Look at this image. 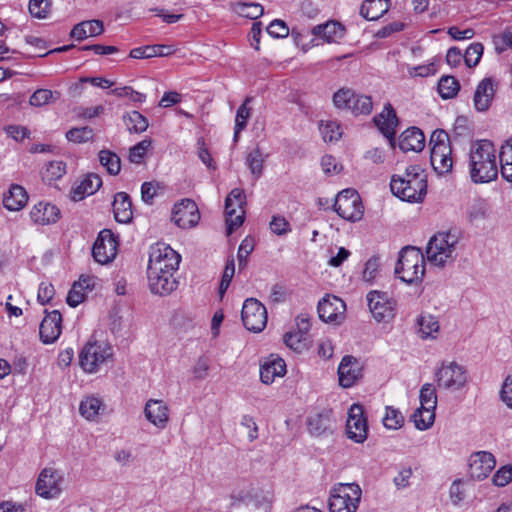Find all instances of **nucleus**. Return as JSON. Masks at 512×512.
<instances>
[{
  "label": "nucleus",
  "instance_id": "1",
  "mask_svg": "<svg viewBox=\"0 0 512 512\" xmlns=\"http://www.w3.org/2000/svg\"><path fill=\"white\" fill-rule=\"evenodd\" d=\"M393 195L402 201L420 203L427 193V180L420 166L411 165L403 175H393L390 181Z\"/></svg>",
  "mask_w": 512,
  "mask_h": 512
},
{
  "label": "nucleus",
  "instance_id": "2",
  "mask_svg": "<svg viewBox=\"0 0 512 512\" xmlns=\"http://www.w3.org/2000/svg\"><path fill=\"white\" fill-rule=\"evenodd\" d=\"M495 148L492 142L481 140L472 146L469 154V172L474 183H488L497 178Z\"/></svg>",
  "mask_w": 512,
  "mask_h": 512
},
{
  "label": "nucleus",
  "instance_id": "3",
  "mask_svg": "<svg viewBox=\"0 0 512 512\" xmlns=\"http://www.w3.org/2000/svg\"><path fill=\"white\" fill-rule=\"evenodd\" d=\"M459 235L456 231L439 232L428 242V261L439 267L453 263L457 258Z\"/></svg>",
  "mask_w": 512,
  "mask_h": 512
},
{
  "label": "nucleus",
  "instance_id": "4",
  "mask_svg": "<svg viewBox=\"0 0 512 512\" xmlns=\"http://www.w3.org/2000/svg\"><path fill=\"white\" fill-rule=\"evenodd\" d=\"M425 273V259L420 249L413 246L402 248L395 266L397 277L408 284L421 281Z\"/></svg>",
  "mask_w": 512,
  "mask_h": 512
},
{
  "label": "nucleus",
  "instance_id": "5",
  "mask_svg": "<svg viewBox=\"0 0 512 512\" xmlns=\"http://www.w3.org/2000/svg\"><path fill=\"white\" fill-rule=\"evenodd\" d=\"M362 497V489L356 483H338L330 491V512H356Z\"/></svg>",
  "mask_w": 512,
  "mask_h": 512
},
{
  "label": "nucleus",
  "instance_id": "6",
  "mask_svg": "<svg viewBox=\"0 0 512 512\" xmlns=\"http://www.w3.org/2000/svg\"><path fill=\"white\" fill-rule=\"evenodd\" d=\"M112 354V347L107 342L91 339L79 354L80 367L86 373H96Z\"/></svg>",
  "mask_w": 512,
  "mask_h": 512
},
{
  "label": "nucleus",
  "instance_id": "7",
  "mask_svg": "<svg viewBox=\"0 0 512 512\" xmlns=\"http://www.w3.org/2000/svg\"><path fill=\"white\" fill-rule=\"evenodd\" d=\"M333 103L338 109H347L353 115H369L373 108L370 96L356 94L350 88H341L333 95Z\"/></svg>",
  "mask_w": 512,
  "mask_h": 512
},
{
  "label": "nucleus",
  "instance_id": "8",
  "mask_svg": "<svg viewBox=\"0 0 512 512\" xmlns=\"http://www.w3.org/2000/svg\"><path fill=\"white\" fill-rule=\"evenodd\" d=\"M181 261V256L169 245L156 243L150 247L147 269L176 272Z\"/></svg>",
  "mask_w": 512,
  "mask_h": 512
},
{
  "label": "nucleus",
  "instance_id": "9",
  "mask_svg": "<svg viewBox=\"0 0 512 512\" xmlns=\"http://www.w3.org/2000/svg\"><path fill=\"white\" fill-rule=\"evenodd\" d=\"M334 210L341 218L351 222L360 220L364 213L361 198L354 189H344L338 193Z\"/></svg>",
  "mask_w": 512,
  "mask_h": 512
},
{
  "label": "nucleus",
  "instance_id": "10",
  "mask_svg": "<svg viewBox=\"0 0 512 512\" xmlns=\"http://www.w3.org/2000/svg\"><path fill=\"white\" fill-rule=\"evenodd\" d=\"M245 194L240 188L233 189L225 199L227 234L230 235L244 222Z\"/></svg>",
  "mask_w": 512,
  "mask_h": 512
},
{
  "label": "nucleus",
  "instance_id": "11",
  "mask_svg": "<svg viewBox=\"0 0 512 512\" xmlns=\"http://www.w3.org/2000/svg\"><path fill=\"white\" fill-rule=\"evenodd\" d=\"M435 379L439 388L453 391L459 390L467 382L466 370L454 361L443 363L436 371Z\"/></svg>",
  "mask_w": 512,
  "mask_h": 512
},
{
  "label": "nucleus",
  "instance_id": "12",
  "mask_svg": "<svg viewBox=\"0 0 512 512\" xmlns=\"http://www.w3.org/2000/svg\"><path fill=\"white\" fill-rule=\"evenodd\" d=\"M369 309L377 322H389L395 316L396 301L387 293L377 290L367 294Z\"/></svg>",
  "mask_w": 512,
  "mask_h": 512
},
{
  "label": "nucleus",
  "instance_id": "13",
  "mask_svg": "<svg viewBox=\"0 0 512 512\" xmlns=\"http://www.w3.org/2000/svg\"><path fill=\"white\" fill-rule=\"evenodd\" d=\"M241 318L243 325L249 331L260 332L267 324L266 307L255 298L246 299L242 307Z\"/></svg>",
  "mask_w": 512,
  "mask_h": 512
},
{
  "label": "nucleus",
  "instance_id": "14",
  "mask_svg": "<svg viewBox=\"0 0 512 512\" xmlns=\"http://www.w3.org/2000/svg\"><path fill=\"white\" fill-rule=\"evenodd\" d=\"M346 435L355 443H363L367 439V419L364 417V409L360 404L354 403L348 410Z\"/></svg>",
  "mask_w": 512,
  "mask_h": 512
},
{
  "label": "nucleus",
  "instance_id": "15",
  "mask_svg": "<svg viewBox=\"0 0 512 512\" xmlns=\"http://www.w3.org/2000/svg\"><path fill=\"white\" fill-rule=\"evenodd\" d=\"M118 242L109 229L100 231L92 248V255L96 262L107 264L111 262L117 254Z\"/></svg>",
  "mask_w": 512,
  "mask_h": 512
},
{
  "label": "nucleus",
  "instance_id": "16",
  "mask_svg": "<svg viewBox=\"0 0 512 512\" xmlns=\"http://www.w3.org/2000/svg\"><path fill=\"white\" fill-rule=\"evenodd\" d=\"M171 220L182 229L192 228L198 224L200 213L196 203L191 199H183L174 205Z\"/></svg>",
  "mask_w": 512,
  "mask_h": 512
},
{
  "label": "nucleus",
  "instance_id": "17",
  "mask_svg": "<svg viewBox=\"0 0 512 512\" xmlns=\"http://www.w3.org/2000/svg\"><path fill=\"white\" fill-rule=\"evenodd\" d=\"M172 271L159 272L158 270L147 269V278L149 289L152 294L166 296L175 291L178 287V281Z\"/></svg>",
  "mask_w": 512,
  "mask_h": 512
},
{
  "label": "nucleus",
  "instance_id": "18",
  "mask_svg": "<svg viewBox=\"0 0 512 512\" xmlns=\"http://www.w3.org/2000/svg\"><path fill=\"white\" fill-rule=\"evenodd\" d=\"M62 475L58 470L45 468L36 482V493L45 498H55L61 492Z\"/></svg>",
  "mask_w": 512,
  "mask_h": 512
},
{
  "label": "nucleus",
  "instance_id": "19",
  "mask_svg": "<svg viewBox=\"0 0 512 512\" xmlns=\"http://www.w3.org/2000/svg\"><path fill=\"white\" fill-rule=\"evenodd\" d=\"M346 305L334 295L323 297L317 307L319 318L326 323H339L344 319Z\"/></svg>",
  "mask_w": 512,
  "mask_h": 512
},
{
  "label": "nucleus",
  "instance_id": "20",
  "mask_svg": "<svg viewBox=\"0 0 512 512\" xmlns=\"http://www.w3.org/2000/svg\"><path fill=\"white\" fill-rule=\"evenodd\" d=\"M373 121L380 132L389 140L390 144L394 146L399 121L391 103H386L383 110L373 118Z\"/></svg>",
  "mask_w": 512,
  "mask_h": 512
},
{
  "label": "nucleus",
  "instance_id": "21",
  "mask_svg": "<svg viewBox=\"0 0 512 512\" xmlns=\"http://www.w3.org/2000/svg\"><path fill=\"white\" fill-rule=\"evenodd\" d=\"M30 219L34 225L47 226L55 224L61 217L60 209L47 201H39L32 206Z\"/></svg>",
  "mask_w": 512,
  "mask_h": 512
},
{
  "label": "nucleus",
  "instance_id": "22",
  "mask_svg": "<svg viewBox=\"0 0 512 512\" xmlns=\"http://www.w3.org/2000/svg\"><path fill=\"white\" fill-rule=\"evenodd\" d=\"M46 312L39 327L40 339L44 344L54 343L62 331V316L58 310Z\"/></svg>",
  "mask_w": 512,
  "mask_h": 512
},
{
  "label": "nucleus",
  "instance_id": "23",
  "mask_svg": "<svg viewBox=\"0 0 512 512\" xmlns=\"http://www.w3.org/2000/svg\"><path fill=\"white\" fill-rule=\"evenodd\" d=\"M496 464L494 456L486 451H479L470 456L469 474L471 478L482 480L494 469Z\"/></svg>",
  "mask_w": 512,
  "mask_h": 512
},
{
  "label": "nucleus",
  "instance_id": "24",
  "mask_svg": "<svg viewBox=\"0 0 512 512\" xmlns=\"http://www.w3.org/2000/svg\"><path fill=\"white\" fill-rule=\"evenodd\" d=\"M420 405L426 409V420L419 419L421 427H431L435 420V409L437 406L436 390L430 383H425L420 389Z\"/></svg>",
  "mask_w": 512,
  "mask_h": 512
},
{
  "label": "nucleus",
  "instance_id": "25",
  "mask_svg": "<svg viewBox=\"0 0 512 512\" xmlns=\"http://www.w3.org/2000/svg\"><path fill=\"white\" fill-rule=\"evenodd\" d=\"M144 415L159 429H164L169 421V409L162 400L149 399L144 407Z\"/></svg>",
  "mask_w": 512,
  "mask_h": 512
},
{
  "label": "nucleus",
  "instance_id": "26",
  "mask_svg": "<svg viewBox=\"0 0 512 512\" xmlns=\"http://www.w3.org/2000/svg\"><path fill=\"white\" fill-rule=\"evenodd\" d=\"M497 83L492 78L482 79L474 93V106L477 111L484 112L489 109L496 92Z\"/></svg>",
  "mask_w": 512,
  "mask_h": 512
},
{
  "label": "nucleus",
  "instance_id": "27",
  "mask_svg": "<svg viewBox=\"0 0 512 512\" xmlns=\"http://www.w3.org/2000/svg\"><path fill=\"white\" fill-rule=\"evenodd\" d=\"M339 384L349 388L361 376V367L358 360L350 355L343 357L338 367Z\"/></svg>",
  "mask_w": 512,
  "mask_h": 512
},
{
  "label": "nucleus",
  "instance_id": "28",
  "mask_svg": "<svg viewBox=\"0 0 512 512\" xmlns=\"http://www.w3.org/2000/svg\"><path fill=\"white\" fill-rule=\"evenodd\" d=\"M345 34H292L293 42L304 52L324 43H340Z\"/></svg>",
  "mask_w": 512,
  "mask_h": 512
},
{
  "label": "nucleus",
  "instance_id": "29",
  "mask_svg": "<svg viewBox=\"0 0 512 512\" xmlns=\"http://www.w3.org/2000/svg\"><path fill=\"white\" fill-rule=\"evenodd\" d=\"M425 147V136L417 127H411L405 130L399 139V148L404 151L420 152Z\"/></svg>",
  "mask_w": 512,
  "mask_h": 512
},
{
  "label": "nucleus",
  "instance_id": "30",
  "mask_svg": "<svg viewBox=\"0 0 512 512\" xmlns=\"http://www.w3.org/2000/svg\"><path fill=\"white\" fill-rule=\"evenodd\" d=\"M333 419L329 412L311 415L307 420L308 430L313 436H322L333 432Z\"/></svg>",
  "mask_w": 512,
  "mask_h": 512
},
{
  "label": "nucleus",
  "instance_id": "31",
  "mask_svg": "<svg viewBox=\"0 0 512 512\" xmlns=\"http://www.w3.org/2000/svg\"><path fill=\"white\" fill-rule=\"evenodd\" d=\"M113 213L115 220L119 223H129L132 220V202L127 193H116L113 201Z\"/></svg>",
  "mask_w": 512,
  "mask_h": 512
},
{
  "label": "nucleus",
  "instance_id": "32",
  "mask_svg": "<svg viewBox=\"0 0 512 512\" xmlns=\"http://www.w3.org/2000/svg\"><path fill=\"white\" fill-rule=\"evenodd\" d=\"M27 201L28 195L26 190L18 184H12L3 197V205L9 211L21 210Z\"/></svg>",
  "mask_w": 512,
  "mask_h": 512
},
{
  "label": "nucleus",
  "instance_id": "33",
  "mask_svg": "<svg viewBox=\"0 0 512 512\" xmlns=\"http://www.w3.org/2000/svg\"><path fill=\"white\" fill-rule=\"evenodd\" d=\"M286 373V364L283 359L275 358L266 361L260 367V380L264 384H271L275 377H282Z\"/></svg>",
  "mask_w": 512,
  "mask_h": 512
},
{
  "label": "nucleus",
  "instance_id": "34",
  "mask_svg": "<svg viewBox=\"0 0 512 512\" xmlns=\"http://www.w3.org/2000/svg\"><path fill=\"white\" fill-rule=\"evenodd\" d=\"M451 152V148L442 150L431 149L430 162L437 174L443 175L451 171L453 166Z\"/></svg>",
  "mask_w": 512,
  "mask_h": 512
},
{
  "label": "nucleus",
  "instance_id": "35",
  "mask_svg": "<svg viewBox=\"0 0 512 512\" xmlns=\"http://www.w3.org/2000/svg\"><path fill=\"white\" fill-rule=\"evenodd\" d=\"M389 9V0H365L360 8V15L365 20H377Z\"/></svg>",
  "mask_w": 512,
  "mask_h": 512
},
{
  "label": "nucleus",
  "instance_id": "36",
  "mask_svg": "<svg viewBox=\"0 0 512 512\" xmlns=\"http://www.w3.org/2000/svg\"><path fill=\"white\" fill-rule=\"evenodd\" d=\"M273 498V492L270 489L254 487L247 504H251L255 509L268 512L271 509Z\"/></svg>",
  "mask_w": 512,
  "mask_h": 512
},
{
  "label": "nucleus",
  "instance_id": "37",
  "mask_svg": "<svg viewBox=\"0 0 512 512\" xmlns=\"http://www.w3.org/2000/svg\"><path fill=\"white\" fill-rule=\"evenodd\" d=\"M103 409L102 400L96 396L85 397L79 406L80 414L87 420H94Z\"/></svg>",
  "mask_w": 512,
  "mask_h": 512
},
{
  "label": "nucleus",
  "instance_id": "38",
  "mask_svg": "<svg viewBox=\"0 0 512 512\" xmlns=\"http://www.w3.org/2000/svg\"><path fill=\"white\" fill-rule=\"evenodd\" d=\"M61 94L58 91H52L49 89H37L29 98V104L34 107H42L57 101Z\"/></svg>",
  "mask_w": 512,
  "mask_h": 512
},
{
  "label": "nucleus",
  "instance_id": "39",
  "mask_svg": "<svg viewBox=\"0 0 512 512\" xmlns=\"http://www.w3.org/2000/svg\"><path fill=\"white\" fill-rule=\"evenodd\" d=\"M460 90L459 81L453 76H442L438 82V92L442 99L454 98Z\"/></svg>",
  "mask_w": 512,
  "mask_h": 512
},
{
  "label": "nucleus",
  "instance_id": "40",
  "mask_svg": "<svg viewBox=\"0 0 512 512\" xmlns=\"http://www.w3.org/2000/svg\"><path fill=\"white\" fill-rule=\"evenodd\" d=\"M419 332L423 339L435 338L439 331V322L433 315H421L418 318Z\"/></svg>",
  "mask_w": 512,
  "mask_h": 512
},
{
  "label": "nucleus",
  "instance_id": "41",
  "mask_svg": "<svg viewBox=\"0 0 512 512\" xmlns=\"http://www.w3.org/2000/svg\"><path fill=\"white\" fill-rule=\"evenodd\" d=\"M65 173L66 164L63 161H50L41 172L43 181L49 184L61 179Z\"/></svg>",
  "mask_w": 512,
  "mask_h": 512
},
{
  "label": "nucleus",
  "instance_id": "42",
  "mask_svg": "<svg viewBox=\"0 0 512 512\" xmlns=\"http://www.w3.org/2000/svg\"><path fill=\"white\" fill-rule=\"evenodd\" d=\"M252 101V97H247L245 101L240 105L237 110L236 118H235V128H234V141H238L239 133L245 129L247 125V120L251 116V108L248 104Z\"/></svg>",
  "mask_w": 512,
  "mask_h": 512
},
{
  "label": "nucleus",
  "instance_id": "43",
  "mask_svg": "<svg viewBox=\"0 0 512 512\" xmlns=\"http://www.w3.org/2000/svg\"><path fill=\"white\" fill-rule=\"evenodd\" d=\"M129 132L142 133L148 128V120L138 111H132L123 117Z\"/></svg>",
  "mask_w": 512,
  "mask_h": 512
},
{
  "label": "nucleus",
  "instance_id": "44",
  "mask_svg": "<svg viewBox=\"0 0 512 512\" xmlns=\"http://www.w3.org/2000/svg\"><path fill=\"white\" fill-rule=\"evenodd\" d=\"M233 11L241 17L256 20L263 12V7L258 3H236L232 6Z\"/></svg>",
  "mask_w": 512,
  "mask_h": 512
},
{
  "label": "nucleus",
  "instance_id": "45",
  "mask_svg": "<svg viewBox=\"0 0 512 512\" xmlns=\"http://www.w3.org/2000/svg\"><path fill=\"white\" fill-rule=\"evenodd\" d=\"M264 161V154L258 146L247 155L246 164L256 178L262 175Z\"/></svg>",
  "mask_w": 512,
  "mask_h": 512
},
{
  "label": "nucleus",
  "instance_id": "46",
  "mask_svg": "<svg viewBox=\"0 0 512 512\" xmlns=\"http://www.w3.org/2000/svg\"><path fill=\"white\" fill-rule=\"evenodd\" d=\"M99 161L109 174L117 175L120 172L121 161L117 154L109 150H101L99 152Z\"/></svg>",
  "mask_w": 512,
  "mask_h": 512
},
{
  "label": "nucleus",
  "instance_id": "47",
  "mask_svg": "<svg viewBox=\"0 0 512 512\" xmlns=\"http://www.w3.org/2000/svg\"><path fill=\"white\" fill-rule=\"evenodd\" d=\"M319 130L325 142L337 141L341 135V127L336 121H320Z\"/></svg>",
  "mask_w": 512,
  "mask_h": 512
},
{
  "label": "nucleus",
  "instance_id": "48",
  "mask_svg": "<svg viewBox=\"0 0 512 512\" xmlns=\"http://www.w3.org/2000/svg\"><path fill=\"white\" fill-rule=\"evenodd\" d=\"M94 131L89 126L71 128L66 132V138L70 142L85 143L92 140Z\"/></svg>",
  "mask_w": 512,
  "mask_h": 512
},
{
  "label": "nucleus",
  "instance_id": "49",
  "mask_svg": "<svg viewBox=\"0 0 512 512\" xmlns=\"http://www.w3.org/2000/svg\"><path fill=\"white\" fill-rule=\"evenodd\" d=\"M404 423V417L397 409L387 406L386 413L383 418V424L388 429H399Z\"/></svg>",
  "mask_w": 512,
  "mask_h": 512
},
{
  "label": "nucleus",
  "instance_id": "50",
  "mask_svg": "<svg viewBox=\"0 0 512 512\" xmlns=\"http://www.w3.org/2000/svg\"><path fill=\"white\" fill-rule=\"evenodd\" d=\"M254 246L255 241L252 237L247 236L245 239L242 240L237 252V258L240 269L246 266L247 258L254 250Z\"/></svg>",
  "mask_w": 512,
  "mask_h": 512
},
{
  "label": "nucleus",
  "instance_id": "51",
  "mask_svg": "<svg viewBox=\"0 0 512 512\" xmlns=\"http://www.w3.org/2000/svg\"><path fill=\"white\" fill-rule=\"evenodd\" d=\"M283 341L287 347L300 353L305 348V335L298 332H288L284 335Z\"/></svg>",
  "mask_w": 512,
  "mask_h": 512
},
{
  "label": "nucleus",
  "instance_id": "52",
  "mask_svg": "<svg viewBox=\"0 0 512 512\" xmlns=\"http://www.w3.org/2000/svg\"><path fill=\"white\" fill-rule=\"evenodd\" d=\"M111 94L120 98H128L135 103H142L146 99L145 94L135 91L129 86L112 89Z\"/></svg>",
  "mask_w": 512,
  "mask_h": 512
},
{
  "label": "nucleus",
  "instance_id": "53",
  "mask_svg": "<svg viewBox=\"0 0 512 512\" xmlns=\"http://www.w3.org/2000/svg\"><path fill=\"white\" fill-rule=\"evenodd\" d=\"M151 143L152 142L150 139H144V140L140 141L139 143H137L132 148H130L129 160L132 163H136V164L141 163L145 156L146 151L150 148Z\"/></svg>",
  "mask_w": 512,
  "mask_h": 512
},
{
  "label": "nucleus",
  "instance_id": "54",
  "mask_svg": "<svg viewBox=\"0 0 512 512\" xmlns=\"http://www.w3.org/2000/svg\"><path fill=\"white\" fill-rule=\"evenodd\" d=\"M431 149H449V135L442 129H437L432 132L429 142Z\"/></svg>",
  "mask_w": 512,
  "mask_h": 512
},
{
  "label": "nucleus",
  "instance_id": "55",
  "mask_svg": "<svg viewBox=\"0 0 512 512\" xmlns=\"http://www.w3.org/2000/svg\"><path fill=\"white\" fill-rule=\"evenodd\" d=\"M483 53V46L480 43L471 44L463 55L464 61L467 66L474 67L480 61Z\"/></svg>",
  "mask_w": 512,
  "mask_h": 512
},
{
  "label": "nucleus",
  "instance_id": "56",
  "mask_svg": "<svg viewBox=\"0 0 512 512\" xmlns=\"http://www.w3.org/2000/svg\"><path fill=\"white\" fill-rule=\"evenodd\" d=\"M254 486L249 481H243L242 487H235L231 492V499L237 502L248 503L251 493L253 492Z\"/></svg>",
  "mask_w": 512,
  "mask_h": 512
},
{
  "label": "nucleus",
  "instance_id": "57",
  "mask_svg": "<svg viewBox=\"0 0 512 512\" xmlns=\"http://www.w3.org/2000/svg\"><path fill=\"white\" fill-rule=\"evenodd\" d=\"M70 32H104V25L98 19L85 20L74 25Z\"/></svg>",
  "mask_w": 512,
  "mask_h": 512
},
{
  "label": "nucleus",
  "instance_id": "58",
  "mask_svg": "<svg viewBox=\"0 0 512 512\" xmlns=\"http://www.w3.org/2000/svg\"><path fill=\"white\" fill-rule=\"evenodd\" d=\"M234 273H235L234 259L230 258L226 262V266H225V269H224V272H223V275L221 278L220 286H219V294L221 296H223V294L227 291V289L232 281V278L234 276Z\"/></svg>",
  "mask_w": 512,
  "mask_h": 512
},
{
  "label": "nucleus",
  "instance_id": "59",
  "mask_svg": "<svg viewBox=\"0 0 512 512\" xmlns=\"http://www.w3.org/2000/svg\"><path fill=\"white\" fill-rule=\"evenodd\" d=\"M49 7V0H30L28 9L33 17L43 19L46 18Z\"/></svg>",
  "mask_w": 512,
  "mask_h": 512
},
{
  "label": "nucleus",
  "instance_id": "60",
  "mask_svg": "<svg viewBox=\"0 0 512 512\" xmlns=\"http://www.w3.org/2000/svg\"><path fill=\"white\" fill-rule=\"evenodd\" d=\"M161 188L162 186L159 182H144L141 186L142 200L147 204H152L153 199L157 196V191Z\"/></svg>",
  "mask_w": 512,
  "mask_h": 512
},
{
  "label": "nucleus",
  "instance_id": "61",
  "mask_svg": "<svg viewBox=\"0 0 512 512\" xmlns=\"http://www.w3.org/2000/svg\"><path fill=\"white\" fill-rule=\"evenodd\" d=\"M512 480V466H503L493 475V484L498 487L506 486Z\"/></svg>",
  "mask_w": 512,
  "mask_h": 512
},
{
  "label": "nucleus",
  "instance_id": "62",
  "mask_svg": "<svg viewBox=\"0 0 512 512\" xmlns=\"http://www.w3.org/2000/svg\"><path fill=\"white\" fill-rule=\"evenodd\" d=\"M83 185L84 193L92 195L100 189L102 180L97 174L90 173L83 178Z\"/></svg>",
  "mask_w": 512,
  "mask_h": 512
},
{
  "label": "nucleus",
  "instance_id": "63",
  "mask_svg": "<svg viewBox=\"0 0 512 512\" xmlns=\"http://www.w3.org/2000/svg\"><path fill=\"white\" fill-rule=\"evenodd\" d=\"M493 43L498 53L512 49V34H494Z\"/></svg>",
  "mask_w": 512,
  "mask_h": 512
},
{
  "label": "nucleus",
  "instance_id": "64",
  "mask_svg": "<svg viewBox=\"0 0 512 512\" xmlns=\"http://www.w3.org/2000/svg\"><path fill=\"white\" fill-rule=\"evenodd\" d=\"M500 398L507 407L512 408V375L505 378L500 391Z\"/></svg>",
  "mask_w": 512,
  "mask_h": 512
}]
</instances>
